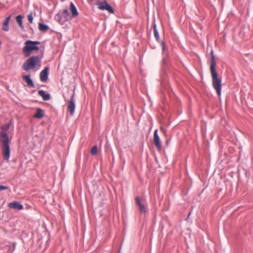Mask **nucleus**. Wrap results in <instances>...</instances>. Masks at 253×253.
Segmentation results:
<instances>
[{
	"label": "nucleus",
	"mask_w": 253,
	"mask_h": 253,
	"mask_svg": "<svg viewBox=\"0 0 253 253\" xmlns=\"http://www.w3.org/2000/svg\"><path fill=\"white\" fill-rule=\"evenodd\" d=\"M10 127L9 124H5L1 127V131L0 132V141L1 142L2 154L4 160L8 161L10 158V147L8 134L6 133Z\"/></svg>",
	"instance_id": "obj_1"
},
{
	"label": "nucleus",
	"mask_w": 253,
	"mask_h": 253,
	"mask_svg": "<svg viewBox=\"0 0 253 253\" xmlns=\"http://www.w3.org/2000/svg\"><path fill=\"white\" fill-rule=\"evenodd\" d=\"M211 62L210 71L212 78V85L213 88L216 90L218 96L220 97L221 93V81L218 78V75L215 70L216 62L212 50L211 51Z\"/></svg>",
	"instance_id": "obj_2"
},
{
	"label": "nucleus",
	"mask_w": 253,
	"mask_h": 253,
	"mask_svg": "<svg viewBox=\"0 0 253 253\" xmlns=\"http://www.w3.org/2000/svg\"><path fill=\"white\" fill-rule=\"evenodd\" d=\"M41 66V59L37 56H34L28 58L22 66L23 69L25 71L34 69L36 67Z\"/></svg>",
	"instance_id": "obj_3"
},
{
	"label": "nucleus",
	"mask_w": 253,
	"mask_h": 253,
	"mask_svg": "<svg viewBox=\"0 0 253 253\" xmlns=\"http://www.w3.org/2000/svg\"><path fill=\"white\" fill-rule=\"evenodd\" d=\"M39 42H33L31 41H27L25 42V46L23 48V51L24 53L25 56H29L32 51L38 50L39 48L37 46L38 44H40Z\"/></svg>",
	"instance_id": "obj_4"
},
{
	"label": "nucleus",
	"mask_w": 253,
	"mask_h": 253,
	"mask_svg": "<svg viewBox=\"0 0 253 253\" xmlns=\"http://www.w3.org/2000/svg\"><path fill=\"white\" fill-rule=\"evenodd\" d=\"M97 5L100 10H106L111 13H114L113 8L106 1L98 2L97 3Z\"/></svg>",
	"instance_id": "obj_5"
},
{
	"label": "nucleus",
	"mask_w": 253,
	"mask_h": 253,
	"mask_svg": "<svg viewBox=\"0 0 253 253\" xmlns=\"http://www.w3.org/2000/svg\"><path fill=\"white\" fill-rule=\"evenodd\" d=\"M136 204L139 207L140 211L142 213H145L147 212L146 202L140 197H137L135 198Z\"/></svg>",
	"instance_id": "obj_6"
},
{
	"label": "nucleus",
	"mask_w": 253,
	"mask_h": 253,
	"mask_svg": "<svg viewBox=\"0 0 253 253\" xmlns=\"http://www.w3.org/2000/svg\"><path fill=\"white\" fill-rule=\"evenodd\" d=\"M153 142L154 145L156 146V147L159 150H161L162 145L160 141V137L158 136V129H156L154 132Z\"/></svg>",
	"instance_id": "obj_7"
},
{
	"label": "nucleus",
	"mask_w": 253,
	"mask_h": 253,
	"mask_svg": "<svg viewBox=\"0 0 253 253\" xmlns=\"http://www.w3.org/2000/svg\"><path fill=\"white\" fill-rule=\"evenodd\" d=\"M73 98L74 95H72L70 100L68 103V110L71 115L74 114L75 109V104Z\"/></svg>",
	"instance_id": "obj_8"
},
{
	"label": "nucleus",
	"mask_w": 253,
	"mask_h": 253,
	"mask_svg": "<svg viewBox=\"0 0 253 253\" xmlns=\"http://www.w3.org/2000/svg\"><path fill=\"white\" fill-rule=\"evenodd\" d=\"M48 70V67H46L41 72L40 74V78L41 81L45 82L47 80Z\"/></svg>",
	"instance_id": "obj_9"
},
{
	"label": "nucleus",
	"mask_w": 253,
	"mask_h": 253,
	"mask_svg": "<svg viewBox=\"0 0 253 253\" xmlns=\"http://www.w3.org/2000/svg\"><path fill=\"white\" fill-rule=\"evenodd\" d=\"M8 207L11 209L21 210L23 209V206L18 202L10 203L8 205Z\"/></svg>",
	"instance_id": "obj_10"
},
{
	"label": "nucleus",
	"mask_w": 253,
	"mask_h": 253,
	"mask_svg": "<svg viewBox=\"0 0 253 253\" xmlns=\"http://www.w3.org/2000/svg\"><path fill=\"white\" fill-rule=\"evenodd\" d=\"M23 80L27 83V85L30 87H34V84L33 81L30 78V75H24L22 77Z\"/></svg>",
	"instance_id": "obj_11"
},
{
	"label": "nucleus",
	"mask_w": 253,
	"mask_h": 253,
	"mask_svg": "<svg viewBox=\"0 0 253 253\" xmlns=\"http://www.w3.org/2000/svg\"><path fill=\"white\" fill-rule=\"evenodd\" d=\"M38 94L41 96L42 98V99L44 101H47L50 99L49 94L46 93L44 91L42 90H39Z\"/></svg>",
	"instance_id": "obj_12"
},
{
	"label": "nucleus",
	"mask_w": 253,
	"mask_h": 253,
	"mask_svg": "<svg viewBox=\"0 0 253 253\" xmlns=\"http://www.w3.org/2000/svg\"><path fill=\"white\" fill-rule=\"evenodd\" d=\"M70 11L72 18L75 17L78 15L77 9L72 2L70 3Z\"/></svg>",
	"instance_id": "obj_13"
},
{
	"label": "nucleus",
	"mask_w": 253,
	"mask_h": 253,
	"mask_svg": "<svg viewBox=\"0 0 253 253\" xmlns=\"http://www.w3.org/2000/svg\"><path fill=\"white\" fill-rule=\"evenodd\" d=\"M44 112L41 108H38L34 117L37 119H41L44 116Z\"/></svg>",
	"instance_id": "obj_14"
},
{
	"label": "nucleus",
	"mask_w": 253,
	"mask_h": 253,
	"mask_svg": "<svg viewBox=\"0 0 253 253\" xmlns=\"http://www.w3.org/2000/svg\"><path fill=\"white\" fill-rule=\"evenodd\" d=\"M11 16H8L3 22L2 29L5 31H7L9 30L8 23L10 19Z\"/></svg>",
	"instance_id": "obj_15"
},
{
	"label": "nucleus",
	"mask_w": 253,
	"mask_h": 253,
	"mask_svg": "<svg viewBox=\"0 0 253 253\" xmlns=\"http://www.w3.org/2000/svg\"><path fill=\"white\" fill-rule=\"evenodd\" d=\"M39 29L41 31L45 32L48 30V27L47 26L40 23H39Z\"/></svg>",
	"instance_id": "obj_16"
},
{
	"label": "nucleus",
	"mask_w": 253,
	"mask_h": 253,
	"mask_svg": "<svg viewBox=\"0 0 253 253\" xmlns=\"http://www.w3.org/2000/svg\"><path fill=\"white\" fill-rule=\"evenodd\" d=\"M16 22L18 23L19 26L23 28V25H22V16L20 15H18L16 17Z\"/></svg>",
	"instance_id": "obj_17"
},
{
	"label": "nucleus",
	"mask_w": 253,
	"mask_h": 253,
	"mask_svg": "<svg viewBox=\"0 0 253 253\" xmlns=\"http://www.w3.org/2000/svg\"><path fill=\"white\" fill-rule=\"evenodd\" d=\"M62 15L64 17L66 20H68L69 17V12L67 9H64L62 12Z\"/></svg>",
	"instance_id": "obj_18"
},
{
	"label": "nucleus",
	"mask_w": 253,
	"mask_h": 253,
	"mask_svg": "<svg viewBox=\"0 0 253 253\" xmlns=\"http://www.w3.org/2000/svg\"><path fill=\"white\" fill-rule=\"evenodd\" d=\"M62 16H63L62 15V14L58 13L55 15V18L57 21H59V22H63L64 20H62Z\"/></svg>",
	"instance_id": "obj_19"
},
{
	"label": "nucleus",
	"mask_w": 253,
	"mask_h": 253,
	"mask_svg": "<svg viewBox=\"0 0 253 253\" xmlns=\"http://www.w3.org/2000/svg\"><path fill=\"white\" fill-rule=\"evenodd\" d=\"M97 153V148L96 145L94 146L91 149L90 153L92 155H95Z\"/></svg>",
	"instance_id": "obj_20"
},
{
	"label": "nucleus",
	"mask_w": 253,
	"mask_h": 253,
	"mask_svg": "<svg viewBox=\"0 0 253 253\" xmlns=\"http://www.w3.org/2000/svg\"><path fill=\"white\" fill-rule=\"evenodd\" d=\"M154 35H155V37L156 40L158 41L159 40V35L158 32L156 29L155 25L154 26Z\"/></svg>",
	"instance_id": "obj_21"
},
{
	"label": "nucleus",
	"mask_w": 253,
	"mask_h": 253,
	"mask_svg": "<svg viewBox=\"0 0 253 253\" xmlns=\"http://www.w3.org/2000/svg\"><path fill=\"white\" fill-rule=\"evenodd\" d=\"M33 16L32 13H30L28 15V20L30 23H32L33 22Z\"/></svg>",
	"instance_id": "obj_22"
},
{
	"label": "nucleus",
	"mask_w": 253,
	"mask_h": 253,
	"mask_svg": "<svg viewBox=\"0 0 253 253\" xmlns=\"http://www.w3.org/2000/svg\"><path fill=\"white\" fill-rule=\"evenodd\" d=\"M8 189V187L5 186L1 185L0 186V191L1 190H6Z\"/></svg>",
	"instance_id": "obj_23"
},
{
	"label": "nucleus",
	"mask_w": 253,
	"mask_h": 253,
	"mask_svg": "<svg viewBox=\"0 0 253 253\" xmlns=\"http://www.w3.org/2000/svg\"><path fill=\"white\" fill-rule=\"evenodd\" d=\"M161 45L163 48V50L164 51L166 48V45L164 42H162Z\"/></svg>",
	"instance_id": "obj_24"
}]
</instances>
